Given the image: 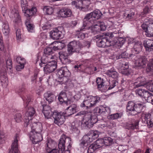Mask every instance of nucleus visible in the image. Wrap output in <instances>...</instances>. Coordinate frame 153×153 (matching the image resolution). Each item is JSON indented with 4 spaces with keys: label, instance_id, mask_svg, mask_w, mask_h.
Segmentation results:
<instances>
[{
    "label": "nucleus",
    "instance_id": "nucleus-1",
    "mask_svg": "<svg viewBox=\"0 0 153 153\" xmlns=\"http://www.w3.org/2000/svg\"><path fill=\"white\" fill-rule=\"evenodd\" d=\"M25 87V84L23 83L16 91L22 99L26 110L23 119L24 126L27 127L30 124L29 126L31 130L29 134V137L33 144H36L43 139L41 134L42 129V124L39 122L32 123L33 117L36 111L33 107L29 105L31 99L29 96L26 95Z\"/></svg>",
    "mask_w": 153,
    "mask_h": 153
},
{
    "label": "nucleus",
    "instance_id": "nucleus-2",
    "mask_svg": "<svg viewBox=\"0 0 153 153\" xmlns=\"http://www.w3.org/2000/svg\"><path fill=\"white\" fill-rule=\"evenodd\" d=\"M77 115L84 116L82 121L76 120L71 123V129L74 132L78 131V127L80 126V124L82 129H85L91 127L97 122L96 116L89 114H86L85 111L79 112L77 113Z\"/></svg>",
    "mask_w": 153,
    "mask_h": 153
},
{
    "label": "nucleus",
    "instance_id": "nucleus-3",
    "mask_svg": "<svg viewBox=\"0 0 153 153\" xmlns=\"http://www.w3.org/2000/svg\"><path fill=\"white\" fill-rule=\"evenodd\" d=\"M80 49L76 41L70 42L68 45V53L64 52H61L59 53V59L62 63L64 64L70 63L71 61L68 59L69 56L75 52L79 53Z\"/></svg>",
    "mask_w": 153,
    "mask_h": 153
},
{
    "label": "nucleus",
    "instance_id": "nucleus-4",
    "mask_svg": "<svg viewBox=\"0 0 153 153\" xmlns=\"http://www.w3.org/2000/svg\"><path fill=\"white\" fill-rule=\"evenodd\" d=\"M102 14L99 10H95L92 12L87 14L83 19V26L78 30V31H83L88 28L92 23L96 22L97 20L99 19Z\"/></svg>",
    "mask_w": 153,
    "mask_h": 153
},
{
    "label": "nucleus",
    "instance_id": "nucleus-5",
    "mask_svg": "<svg viewBox=\"0 0 153 153\" xmlns=\"http://www.w3.org/2000/svg\"><path fill=\"white\" fill-rule=\"evenodd\" d=\"M99 132L95 131L90 134L85 135L80 140L79 145L80 148H86L88 144L97 138L99 136Z\"/></svg>",
    "mask_w": 153,
    "mask_h": 153
},
{
    "label": "nucleus",
    "instance_id": "nucleus-6",
    "mask_svg": "<svg viewBox=\"0 0 153 153\" xmlns=\"http://www.w3.org/2000/svg\"><path fill=\"white\" fill-rule=\"evenodd\" d=\"M100 101V98L98 96H89L85 98L81 103L80 106L82 107H86L88 109L94 106Z\"/></svg>",
    "mask_w": 153,
    "mask_h": 153
},
{
    "label": "nucleus",
    "instance_id": "nucleus-7",
    "mask_svg": "<svg viewBox=\"0 0 153 153\" xmlns=\"http://www.w3.org/2000/svg\"><path fill=\"white\" fill-rule=\"evenodd\" d=\"M147 84L148 82L144 77L140 76L137 78L134 82V88H135L141 86H146L147 89L153 92V82L149 85Z\"/></svg>",
    "mask_w": 153,
    "mask_h": 153
},
{
    "label": "nucleus",
    "instance_id": "nucleus-8",
    "mask_svg": "<svg viewBox=\"0 0 153 153\" xmlns=\"http://www.w3.org/2000/svg\"><path fill=\"white\" fill-rule=\"evenodd\" d=\"M21 6L25 16L27 17L32 16L36 12V8L35 7H33L30 9H27L28 4L27 0H21Z\"/></svg>",
    "mask_w": 153,
    "mask_h": 153
},
{
    "label": "nucleus",
    "instance_id": "nucleus-9",
    "mask_svg": "<svg viewBox=\"0 0 153 153\" xmlns=\"http://www.w3.org/2000/svg\"><path fill=\"white\" fill-rule=\"evenodd\" d=\"M141 27L147 37H153V23H150L149 19L145 20Z\"/></svg>",
    "mask_w": 153,
    "mask_h": 153
},
{
    "label": "nucleus",
    "instance_id": "nucleus-10",
    "mask_svg": "<svg viewBox=\"0 0 153 153\" xmlns=\"http://www.w3.org/2000/svg\"><path fill=\"white\" fill-rule=\"evenodd\" d=\"M68 140V141H71V138L69 137H66L65 135H63L61 136L59 142L58 144V147L59 149L58 151L59 153H62L63 152L65 151H68L70 149L71 145V142H69V144L68 146L67 149H65V140Z\"/></svg>",
    "mask_w": 153,
    "mask_h": 153
},
{
    "label": "nucleus",
    "instance_id": "nucleus-11",
    "mask_svg": "<svg viewBox=\"0 0 153 153\" xmlns=\"http://www.w3.org/2000/svg\"><path fill=\"white\" fill-rule=\"evenodd\" d=\"M66 117L64 112H58L57 111L53 112V117L54 119V123L59 126L64 123Z\"/></svg>",
    "mask_w": 153,
    "mask_h": 153
},
{
    "label": "nucleus",
    "instance_id": "nucleus-12",
    "mask_svg": "<svg viewBox=\"0 0 153 153\" xmlns=\"http://www.w3.org/2000/svg\"><path fill=\"white\" fill-rule=\"evenodd\" d=\"M56 143L51 138H48L46 141V153H59L58 149H56Z\"/></svg>",
    "mask_w": 153,
    "mask_h": 153
},
{
    "label": "nucleus",
    "instance_id": "nucleus-13",
    "mask_svg": "<svg viewBox=\"0 0 153 153\" xmlns=\"http://www.w3.org/2000/svg\"><path fill=\"white\" fill-rule=\"evenodd\" d=\"M119 63V71L120 72L127 76H129L131 74L132 71L128 68V62L124 61H121Z\"/></svg>",
    "mask_w": 153,
    "mask_h": 153
},
{
    "label": "nucleus",
    "instance_id": "nucleus-14",
    "mask_svg": "<svg viewBox=\"0 0 153 153\" xmlns=\"http://www.w3.org/2000/svg\"><path fill=\"white\" fill-rule=\"evenodd\" d=\"M96 82L97 88L103 91H105L107 90L108 81L100 77L97 78Z\"/></svg>",
    "mask_w": 153,
    "mask_h": 153
},
{
    "label": "nucleus",
    "instance_id": "nucleus-15",
    "mask_svg": "<svg viewBox=\"0 0 153 153\" xmlns=\"http://www.w3.org/2000/svg\"><path fill=\"white\" fill-rule=\"evenodd\" d=\"M3 63L1 62L0 63V65L2 66L1 69L0 71V73L1 75L4 76L8 68L11 69L12 68V62L11 59H9L6 60V62H3Z\"/></svg>",
    "mask_w": 153,
    "mask_h": 153
},
{
    "label": "nucleus",
    "instance_id": "nucleus-16",
    "mask_svg": "<svg viewBox=\"0 0 153 153\" xmlns=\"http://www.w3.org/2000/svg\"><path fill=\"white\" fill-rule=\"evenodd\" d=\"M57 62L54 60L49 61L44 67V71L46 74L53 71L56 68Z\"/></svg>",
    "mask_w": 153,
    "mask_h": 153
},
{
    "label": "nucleus",
    "instance_id": "nucleus-17",
    "mask_svg": "<svg viewBox=\"0 0 153 153\" xmlns=\"http://www.w3.org/2000/svg\"><path fill=\"white\" fill-rule=\"evenodd\" d=\"M143 45L140 42H136L132 48L131 51L132 53L129 54L130 57H133L135 54L138 53L142 50Z\"/></svg>",
    "mask_w": 153,
    "mask_h": 153
},
{
    "label": "nucleus",
    "instance_id": "nucleus-18",
    "mask_svg": "<svg viewBox=\"0 0 153 153\" xmlns=\"http://www.w3.org/2000/svg\"><path fill=\"white\" fill-rule=\"evenodd\" d=\"M19 138V135L16 134L14 136V141L11 145V149L8 153H19L18 142Z\"/></svg>",
    "mask_w": 153,
    "mask_h": 153
},
{
    "label": "nucleus",
    "instance_id": "nucleus-19",
    "mask_svg": "<svg viewBox=\"0 0 153 153\" xmlns=\"http://www.w3.org/2000/svg\"><path fill=\"white\" fill-rule=\"evenodd\" d=\"M111 41L107 37H102L99 39L97 42L98 47L100 48H105L111 45Z\"/></svg>",
    "mask_w": 153,
    "mask_h": 153
},
{
    "label": "nucleus",
    "instance_id": "nucleus-20",
    "mask_svg": "<svg viewBox=\"0 0 153 153\" xmlns=\"http://www.w3.org/2000/svg\"><path fill=\"white\" fill-rule=\"evenodd\" d=\"M151 115L149 113L145 114L142 116V121L145 123L147 124L149 128L152 127L153 126V120L151 118Z\"/></svg>",
    "mask_w": 153,
    "mask_h": 153
},
{
    "label": "nucleus",
    "instance_id": "nucleus-21",
    "mask_svg": "<svg viewBox=\"0 0 153 153\" xmlns=\"http://www.w3.org/2000/svg\"><path fill=\"white\" fill-rule=\"evenodd\" d=\"M50 36L53 39L57 40L63 38L62 32L59 30L58 28L54 29L50 33Z\"/></svg>",
    "mask_w": 153,
    "mask_h": 153
},
{
    "label": "nucleus",
    "instance_id": "nucleus-22",
    "mask_svg": "<svg viewBox=\"0 0 153 153\" xmlns=\"http://www.w3.org/2000/svg\"><path fill=\"white\" fill-rule=\"evenodd\" d=\"M134 58L136 65L139 67L144 68L146 66L147 62L146 57L145 56H138Z\"/></svg>",
    "mask_w": 153,
    "mask_h": 153
},
{
    "label": "nucleus",
    "instance_id": "nucleus-23",
    "mask_svg": "<svg viewBox=\"0 0 153 153\" xmlns=\"http://www.w3.org/2000/svg\"><path fill=\"white\" fill-rule=\"evenodd\" d=\"M110 110L108 108H105L102 106H100V107H98L96 108L94 110V112L95 115H93L92 114H89L88 113H87L86 112V114H89L91 115L92 116H96L97 119V121L98 119L97 117L96 116V115H99L100 114H103V113L106 114V112L108 114L110 113Z\"/></svg>",
    "mask_w": 153,
    "mask_h": 153
},
{
    "label": "nucleus",
    "instance_id": "nucleus-24",
    "mask_svg": "<svg viewBox=\"0 0 153 153\" xmlns=\"http://www.w3.org/2000/svg\"><path fill=\"white\" fill-rule=\"evenodd\" d=\"M97 143L100 144L101 147L104 145L105 146L111 145L113 143V140L110 137H106L103 139H98L97 140Z\"/></svg>",
    "mask_w": 153,
    "mask_h": 153
},
{
    "label": "nucleus",
    "instance_id": "nucleus-25",
    "mask_svg": "<svg viewBox=\"0 0 153 153\" xmlns=\"http://www.w3.org/2000/svg\"><path fill=\"white\" fill-rule=\"evenodd\" d=\"M42 105L43 108L42 112L45 118L48 119L53 116V113L51 111L50 107L47 105L43 104Z\"/></svg>",
    "mask_w": 153,
    "mask_h": 153
},
{
    "label": "nucleus",
    "instance_id": "nucleus-26",
    "mask_svg": "<svg viewBox=\"0 0 153 153\" xmlns=\"http://www.w3.org/2000/svg\"><path fill=\"white\" fill-rule=\"evenodd\" d=\"M59 14L63 18H67L71 16L72 13L71 9L67 7H63L59 11Z\"/></svg>",
    "mask_w": 153,
    "mask_h": 153
},
{
    "label": "nucleus",
    "instance_id": "nucleus-27",
    "mask_svg": "<svg viewBox=\"0 0 153 153\" xmlns=\"http://www.w3.org/2000/svg\"><path fill=\"white\" fill-rule=\"evenodd\" d=\"M77 105L74 104L68 106L65 111V115L67 116H69L75 113L76 110Z\"/></svg>",
    "mask_w": 153,
    "mask_h": 153
},
{
    "label": "nucleus",
    "instance_id": "nucleus-28",
    "mask_svg": "<svg viewBox=\"0 0 153 153\" xmlns=\"http://www.w3.org/2000/svg\"><path fill=\"white\" fill-rule=\"evenodd\" d=\"M57 74L59 76H62L65 77H69L71 75V73L66 66L61 68L58 70Z\"/></svg>",
    "mask_w": 153,
    "mask_h": 153
},
{
    "label": "nucleus",
    "instance_id": "nucleus-29",
    "mask_svg": "<svg viewBox=\"0 0 153 153\" xmlns=\"http://www.w3.org/2000/svg\"><path fill=\"white\" fill-rule=\"evenodd\" d=\"M13 18V22L16 24L21 22V19L20 16L19 14L18 11L15 9L12 10L11 12Z\"/></svg>",
    "mask_w": 153,
    "mask_h": 153
},
{
    "label": "nucleus",
    "instance_id": "nucleus-30",
    "mask_svg": "<svg viewBox=\"0 0 153 153\" xmlns=\"http://www.w3.org/2000/svg\"><path fill=\"white\" fill-rule=\"evenodd\" d=\"M91 24V26L88 28L85 29V31L90 28V27H91V30L92 32L94 34H96L98 32H100V22H96V23H92Z\"/></svg>",
    "mask_w": 153,
    "mask_h": 153
},
{
    "label": "nucleus",
    "instance_id": "nucleus-31",
    "mask_svg": "<svg viewBox=\"0 0 153 153\" xmlns=\"http://www.w3.org/2000/svg\"><path fill=\"white\" fill-rule=\"evenodd\" d=\"M143 45L146 51H153V40L148 39L144 41Z\"/></svg>",
    "mask_w": 153,
    "mask_h": 153
},
{
    "label": "nucleus",
    "instance_id": "nucleus-32",
    "mask_svg": "<svg viewBox=\"0 0 153 153\" xmlns=\"http://www.w3.org/2000/svg\"><path fill=\"white\" fill-rule=\"evenodd\" d=\"M143 103L140 102L135 104L134 112L131 114V115H135L139 113L142 111L143 107Z\"/></svg>",
    "mask_w": 153,
    "mask_h": 153
},
{
    "label": "nucleus",
    "instance_id": "nucleus-33",
    "mask_svg": "<svg viewBox=\"0 0 153 153\" xmlns=\"http://www.w3.org/2000/svg\"><path fill=\"white\" fill-rule=\"evenodd\" d=\"M54 56H48L47 55L45 54L42 56L41 59V63H39L41 66H42V64H44L48 63L49 61H51V59H54Z\"/></svg>",
    "mask_w": 153,
    "mask_h": 153
},
{
    "label": "nucleus",
    "instance_id": "nucleus-34",
    "mask_svg": "<svg viewBox=\"0 0 153 153\" xmlns=\"http://www.w3.org/2000/svg\"><path fill=\"white\" fill-rule=\"evenodd\" d=\"M44 97L45 100L49 103L53 102L56 98V97L54 94L50 92H48L45 93Z\"/></svg>",
    "mask_w": 153,
    "mask_h": 153
},
{
    "label": "nucleus",
    "instance_id": "nucleus-35",
    "mask_svg": "<svg viewBox=\"0 0 153 153\" xmlns=\"http://www.w3.org/2000/svg\"><path fill=\"white\" fill-rule=\"evenodd\" d=\"M99 144L97 143V140L94 143L88 147V153H92L97 149L100 148Z\"/></svg>",
    "mask_w": 153,
    "mask_h": 153
},
{
    "label": "nucleus",
    "instance_id": "nucleus-36",
    "mask_svg": "<svg viewBox=\"0 0 153 153\" xmlns=\"http://www.w3.org/2000/svg\"><path fill=\"white\" fill-rule=\"evenodd\" d=\"M58 100L60 102L62 103L64 102L66 104H67L70 102L69 101H66L67 100H68V99L67 98L65 92L63 91H61L58 95Z\"/></svg>",
    "mask_w": 153,
    "mask_h": 153
},
{
    "label": "nucleus",
    "instance_id": "nucleus-37",
    "mask_svg": "<svg viewBox=\"0 0 153 153\" xmlns=\"http://www.w3.org/2000/svg\"><path fill=\"white\" fill-rule=\"evenodd\" d=\"M2 31L5 35H7L9 33L10 28L7 21H4L3 22Z\"/></svg>",
    "mask_w": 153,
    "mask_h": 153
},
{
    "label": "nucleus",
    "instance_id": "nucleus-38",
    "mask_svg": "<svg viewBox=\"0 0 153 153\" xmlns=\"http://www.w3.org/2000/svg\"><path fill=\"white\" fill-rule=\"evenodd\" d=\"M106 74L110 77H111L114 79L117 80L118 77V73L114 69H111L110 70H108L106 72Z\"/></svg>",
    "mask_w": 153,
    "mask_h": 153
},
{
    "label": "nucleus",
    "instance_id": "nucleus-39",
    "mask_svg": "<svg viewBox=\"0 0 153 153\" xmlns=\"http://www.w3.org/2000/svg\"><path fill=\"white\" fill-rule=\"evenodd\" d=\"M106 74L110 77H111L114 79L117 80L118 77V73L114 69H111L110 70H108L106 72Z\"/></svg>",
    "mask_w": 153,
    "mask_h": 153
},
{
    "label": "nucleus",
    "instance_id": "nucleus-40",
    "mask_svg": "<svg viewBox=\"0 0 153 153\" xmlns=\"http://www.w3.org/2000/svg\"><path fill=\"white\" fill-rule=\"evenodd\" d=\"M135 103L132 101H129L126 106L127 110L130 111L129 113L131 115V114L134 112Z\"/></svg>",
    "mask_w": 153,
    "mask_h": 153
},
{
    "label": "nucleus",
    "instance_id": "nucleus-41",
    "mask_svg": "<svg viewBox=\"0 0 153 153\" xmlns=\"http://www.w3.org/2000/svg\"><path fill=\"white\" fill-rule=\"evenodd\" d=\"M146 71L153 75V59H150L149 61L146 68Z\"/></svg>",
    "mask_w": 153,
    "mask_h": 153
},
{
    "label": "nucleus",
    "instance_id": "nucleus-42",
    "mask_svg": "<svg viewBox=\"0 0 153 153\" xmlns=\"http://www.w3.org/2000/svg\"><path fill=\"white\" fill-rule=\"evenodd\" d=\"M130 83H132L131 81L129 79H122L121 80V85L123 89L128 88Z\"/></svg>",
    "mask_w": 153,
    "mask_h": 153
},
{
    "label": "nucleus",
    "instance_id": "nucleus-43",
    "mask_svg": "<svg viewBox=\"0 0 153 153\" xmlns=\"http://www.w3.org/2000/svg\"><path fill=\"white\" fill-rule=\"evenodd\" d=\"M138 122L135 121L134 123H127L126 125V128L128 129H134L138 128Z\"/></svg>",
    "mask_w": 153,
    "mask_h": 153
},
{
    "label": "nucleus",
    "instance_id": "nucleus-44",
    "mask_svg": "<svg viewBox=\"0 0 153 153\" xmlns=\"http://www.w3.org/2000/svg\"><path fill=\"white\" fill-rule=\"evenodd\" d=\"M108 86L107 87V90L108 91L113 88L115 86L118 85V82L116 79H113L110 82H108Z\"/></svg>",
    "mask_w": 153,
    "mask_h": 153
},
{
    "label": "nucleus",
    "instance_id": "nucleus-45",
    "mask_svg": "<svg viewBox=\"0 0 153 153\" xmlns=\"http://www.w3.org/2000/svg\"><path fill=\"white\" fill-rule=\"evenodd\" d=\"M54 43L53 42L52 45L51 46V47L50 46L47 47L46 48L44 49V52L45 54L47 55L48 56H53L52 55V54L53 53V51L52 48V46H53Z\"/></svg>",
    "mask_w": 153,
    "mask_h": 153
},
{
    "label": "nucleus",
    "instance_id": "nucleus-46",
    "mask_svg": "<svg viewBox=\"0 0 153 153\" xmlns=\"http://www.w3.org/2000/svg\"><path fill=\"white\" fill-rule=\"evenodd\" d=\"M123 115V114L122 113H117L109 115L108 117L112 120H115L121 118Z\"/></svg>",
    "mask_w": 153,
    "mask_h": 153
},
{
    "label": "nucleus",
    "instance_id": "nucleus-47",
    "mask_svg": "<svg viewBox=\"0 0 153 153\" xmlns=\"http://www.w3.org/2000/svg\"><path fill=\"white\" fill-rule=\"evenodd\" d=\"M43 11L46 14L50 15L53 13V7L45 6L44 7Z\"/></svg>",
    "mask_w": 153,
    "mask_h": 153
},
{
    "label": "nucleus",
    "instance_id": "nucleus-48",
    "mask_svg": "<svg viewBox=\"0 0 153 153\" xmlns=\"http://www.w3.org/2000/svg\"><path fill=\"white\" fill-rule=\"evenodd\" d=\"M25 25L29 32H33V31L34 25L31 24L29 20H27L26 22Z\"/></svg>",
    "mask_w": 153,
    "mask_h": 153
},
{
    "label": "nucleus",
    "instance_id": "nucleus-49",
    "mask_svg": "<svg viewBox=\"0 0 153 153\" xmlns=\"http://www.w3.org/2000/svg\"><path fill=\"white\" fill-rule=\"evenodd\" d=\"M14 119L17 123H19L21 122L23 120L22 114L20 113L16 114L14 115Z\"/></svg>",
    "mask_w": 153,
    "mask_h": 153
},
{
    "label": "nucleus",
    "instance_id": "nucleus-50",
    "mask_svg": "<svg viewBox=\"0 0 153 153\" xmlns=\"http://www.w3.org/2000/svg\"><path fill=\"white\" fill-rule=\"evenodd\" d=\"M87 69L89 71L88 73L90 74H93L99 71V69L94 66L90 67L87 68Z\"/></svg>",
    "mask_w": 153,
    "mask_h": 153
},
{
    "label": "nucleus",
    "instance_id": "nucleus-51",
    "mask_svg": "<svg viewBox=\"0 0 153 153\" xmlns=\"http://www.w3.org/2000/svg\"><path fill=\"white\" fill-rule=\"evenodd\" d=\"M38 76V74L35 73L34 76L31 77V81L32 84H33L34 85H36V84L38 83V81L37 80Z\"/></svg>",
    "mask_w": 153,
    "mask_h": 153
},
{
    "label": "nucleus",
    "instance_id": "nucleus-52",
    "mask_svg": "<svg viewBox=\"0 0 153 153\" xmlns=\"http://www.w3.org/2000/svg\"><path fill=\"white\" fill-rule=\"evenodd\" d=\"M16 60L18 64H25L26 62L25 59L19 56L16 58Z\"/></svg>",
    "mask_w": 153,
    "mask_h": 153
},
{
    "label": "nucleus",
    "instance_id": "nucleus-53",
    "mask_svg": "<svg viewBox=\"0 0 153 153\" xmlns=\"http://www.w3.org/2000/svg\"><path fill=\"white\" fill-rule=\"evenodd\" d=\"M128 55L126 52H122L120 54L117 55L116 58L117 59L121 58H127Z\"/></svg>",
    "mask_w": 153,
    "mask_h": 153
},
{
    "label": "nucleus",
    "instance_id": "nucleus-54",
    "mask_svg": "<svg viewBox=\"0 0 153 153\" xmlns=\"http://www.w3.org/2000/svg\"><path fill=\"white\" fill-rule=\"evenodd\" d=\"M94 0H83V8H87L89 4L91 3V1Z\"/></svg>",
    "mask_w": 153,
    "mask_h": 153
},
{
    "label": "nucleus",
    "instance_id": "nucleus-55",
    "mask_svg": "<svg viewBox=\"0 0 153 153\" xmlns=\"http://www.w3.org/2000/svg\"><path fill=\"white\" fill-rule=\"evenodd\" d=\"M119 30L118 29H115L114 30L113 32H110L109 33L110 35H109L112 37H116L117 34H119Z\"/></svg>",
    "mask_w": 153,
    "mask_h": 153
},
{
    "label": "nucleus",
    "instance_id": "nucleus-56",
    "mask_svg": "<svg viewBox=\"0 0 153 153\" xmlns=\"http://www.w3.org/2000/svg\"><path fill=\"white\" fill-rule=\"evenodd\" d=\"M151 94L148 91L144 90L142 98H144L145 100Z\"/></svg>",
    "mask_w": 153,
    "mask_h": 153
},
{
    "label": "nucleus",
    "instance_id": "nucleus-57",
    "mask_svg": "<svg viewBox=\"0 0 153 153\" xmlns=\"http://www.w3.org/2000/svg\"><path fill=\"white\" fill-rule=\"evenodd\" d=\"M144 89H138L135 91V93L137 95H138V96L142 97L143 93L144 91Z\"/></svg>",
    "mask_w": 153,
    "mask_h": 153
},
{
    "label": "nucleus",
    "instance_id": "nucleus-58",
    "mask_svg": "<svg viewBox=\"0 0 153 153\" xmlns=\"http://www.w3.org/2000/svg\"><path fill=\"white\" fill-rule=\"evenodd\" d=\"M64 76H59V77L57 79V81L59 82L60 84H62L65 82L66 80L64 81Z\"/></svg>",
    "mask_w": 153,
    "mask_h": 153
},
{
    "label": "nucleus",
    "instance_id": "nucleus-59",
    "mask_svg": "<svg viewBox=\"0 0 153 153\" xmlns=\"http://www.w3.org/2000/svg\"><path fill=\"white\" fill-rule=\"evenodd\" d=\"M116 124L115 122L112 121L109 122L107 124V126L110 128L115 127Z\"/></svg>",
    "mask_w": 153,
    "mask_h": 153
},
{
    "label": "nucleus",
    "instance_id": "nucleus-60",
    "mask_svg": "<svg viewBox=\"0 0 153 153\" xmlns=\"http://www.w3.org/2000/svg\"><path fill=\"white\" fill-rule=\"evenodd\" d=\"M77 8H83V0H77Z\"/></svg>",
    "mask_w": 153,
    "mask_h": 153
},
{
    "label": "nucleus",
    "instance_id": "nucleus-61",
    "mask_svg": "<svg viewBox=\"0 0 153 153\" xmlns=\"http://www.w3.org/2000/svg\"><path fill=\"white\" fill-rule=\"evenodd\" d=\"M145 100L149 102H151L152 104H153V95L151 93L150 95Z\"/></svg>",
    "mask_w": 153,
    "mask_h": 153
},
{
    "label": "nucleus",
    "instance_id": "nucleus-62",
    "mask_svg": "<svg viewBox=\"0 0 153 153\" xmlns=\"http://www.w3.org/2000/svg\"><path fill=\"white\" fill-rule=\"evenodd\" d=\"M16 67V69L18 71H20L21 69H23L25 66V64H18Z\"/></svg>",
    "mask_w": 153,
    "mask_h": 153
},
{
    "label": "nucleus",
    "instance_id": "nucleus-63",
    "mask_svg": "<svg viewBox=\"0 0 153 153\" xmlns=\"http://www.w3.org/2000/svg\"><path fill=\"white\" fill-rule=\"evenodd\" d=\"M85 34L82 32H80L78 33L77 37L79 39H83L85 37Z\"/></svg>",
    "mask_w": 153,
    "mask_h": 153
},
{
    "label": "nucleus",
    "instance_id": "nucleus-64",
    "mask_svg": "<svg viewBox=\"0 0 153 153\" xmlns=\"http://www.w3.org/2000/svg\"><path fill=\"white\" fill-rule=\"evenodd\" d=\"M21 31L20 29H18L16 32V38L17 39H20L21 38Z\"/></svg>",
    "mask_w": 153,
    "mask_h": 153
}]
</instances>
